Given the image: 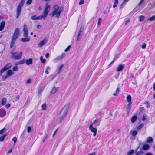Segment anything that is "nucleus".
<instances>
[{
  "mask_svg": "<svg viewBox=\"0 0 155 155\" xmlns=\"http://www.w3.org/2000/svg\"><path fill=\"white\" fill-rule=\"evenodd\" d=\"M51 8V5L48 3L45 5V6L43 11V14L39 16L34 15L31 17V18L32 20L45 19L47 17L50 11Z\"/></svg>",
  "mask_w": 155,
  "mask_h": 155,
  "instance_id": "f257e3e1",
  "label": "nucleus"
},
{
  "mask_svg": "<svg viewBox=\"0 0 155 155\" xmlns=\"http://www.w3.org/2000/svg\"><path fill=\"white\" fill-rule=\"evenodd\" d=\"M53 10L51 14V17L58 18L63 10V8L61 6H59L58 5H55L53 6Z\"/></svg>",
  "mask_w": 155,
  "mask_h": 155,
  "instance_id": "f03ea898",
  "label": "nucleus"
},
{
  "mask_svg": "<svg viewBox=\"0 0 155 155\" xmlns=\"http://www.w3.org/2000/svg\"><path fill=\"white\" fill-rule=\"evenodd\" d=\"M20 29L19 28H16L14 31L13 36L12 39L10 47L12 48L16 40L18 38L19 35Z\"/></svg>",
  "mask_w": 155,
  "mask_h": 155,
  "instance_id": "7ed1b4c3",
  "label": "nucleus"
},
{
  "mask_svg": "<svg viewBox=\"0 0 155 155\" xmlns=\"http://www.w3.org/2000/svg\"><path fill=\"white\" fill-rule=\"evenodd\" d=\"M70 106L69 103L66 104L61 110L59 114L61 116L65 117L66 115L69 108Z\"/></svg>",
  "mask_w": 155,
  "mask_h": 155,
  "instance_id": "20e7f679",
  "label": "nucleus"
},
{
  "mask_svg": "<svg viewBox=\"0 0 155 155\" xmlns=\"http://www.w3.org/2000/svg\"><path fill=\"white\" fill-rule=\"evenodd\" d=\"M14 50H12L11 51L10 53L12 54V58L15 60H18L20 59L22 55V52H20L19 53L18 52H16L14 53Z\"/></svg>",
  "mask_w": 155,
  "mask_h": 155,
  "instance_id": "39448f33",
  "label": "nucleus"
},
{
  "mask_svg": "<svg viewBox=\"0 0 155 155\" xmlns=\"http://www.w3.org/2000/svg\"><path fill=\"white\" fill-rule=\"evenodd\" d=\"M60 87L54 86L51 88L49 91V94L52 95L56 93L59 90Z\"/></svg>",
  "mask_w": 155,
  "mask_h": 155,
  "instance_id": "423d86ee",
  "label": "nucleus"
},
{
  "mask_svg": "<svg viewBox=\"0 0 155 155\" xmlns=\"http://www.w3.org/2000/svg\"><path fill=\"white\" fill-rule=\"evenodd\" d=\"M89 130L93 133V136L94 137L95 136L97 135V130L96 128L94 127L93 126V124H91L89 127Z\"/></svg>",
  "mask_w": 155,
  "mask_h": 155,
  "instance_id": "0eeeda50",
  "label": "nucleus"
},
{
  "mask_svg": "<svg viewBox=\"0 0 155 155\" xmlns=\"http://www.w3.org/2000/svg\"><path fill=\"white\" fill-rule=\"evenodd\" d=\"M66 54L64 53H63L62 54L58 56L54 59V61L55 62H57L62 60L65 56Z\"/></svg>",
  "mask_w": 155,
  "mask_h": 155,
  "instance_id": "6e6552de",
  "label": "nucleus"
},
{
  "mask_svg": "<svg viewBox=\"0 0 155 155\" xmlns=\"http://www.w3.org/2000/svg\"><path fill=\"white\" fill-rule=\"evenodd\" d=\"M48 39L47 38H45L43 40H41L38 44V46L41 47L44 45L46 44L48 42Z\"/></svg>",
  "mask_w": 155,
  "mask_h": 155,
  "instance_id": "1a4fd4ad",
  "label": "nucleus"
},
{
  "mask_svg": "<svg viewBox=\"0 0 155 155\" xmlns=\"http://www.w3.org/2000/svg\"><path fill=\"white\" fill-rule=\"evenodd\" d=\"M23 31L24 32V36L26 37L28 35V31L27 26L25 24L23 26Z\"/></svg>",
  "mask_w": 155,
  "mask_h": 155,
  "instance_id": "9d476101",
  "label": "nucleus"
},
{
  "mask_svg": "<svg viewBox=\"0 0 155 155\" xmlns=\"http://www.w3.org/2000/svg\"><path fill=\"white\" fill-rule=\"evenodd\" d=\"M22 6L18 5L17 6L16 10V18H18L19 16L21 11V7Z\"/></svg>",
  "mask_w": 155,
  "mask_h": 155,
  "instance_id": "9b49d317",
  "label": "nucleus"
},
{
  "mask_svg": "<svg viewBox=\"0 0 155 155\" xmlns=\"http://www.w3.org/2000/svg\"><path fill=\"white\" fill-rule=\"evenodd\" d=\"M6 111L3 109L0 110V117H4L6 115Z\"/></svg>",
  "mask_w": 155,
  "mask_h": 155,
  "instance_id": "f8f14e48",
  "label": "nucleus"
},
{
  "mask_svg": "<svg viewBox=\"0 0 155 155\" xmlns=\"http://www.w3.org/2000/svg\"><path fill=\"white\" fill-rule=\"evenodd\" d=\"M25 63L27 65H29L32 64V59L30 58L29 59L25 60Z\"/></svg>",
  "mask_w": 155,
  "mask_h": 155,
  "instance_id": "ddd939ff",
  "label": "nucleus"
},
{
  "mask_svg": "<svg viewBox=\"0 0 155 155\" xmlns=\"http://www.w3.org/2000/svg\"><path fill=\"white\" fill-rule=\"evenodd\" d=\"M64 117H65L61 116V115L59 114V116L57 119V122L58 124L60 123Z\"/></svg>",
  "mask_w": 155,
  "mask_h": 155,
  "instance_id": "4468645a",
  "label": "nucleus"
},
{
  "mask_svg": "<svg viewBox=\"0 0 155 155\" xmlns=\"http://www.w3.org/2000/svg\"><path fill=\"white\" fill-rule=\"evenodd\" d=\"M14 74V72L12 70H8L6 74L9 76L13 75Z\"/></svg>",
  "mask_w": 155,
  "mask_h": 155,
  "instance_id": "2eb2a0df",
  "label": "nucleus"
},
{
  "mask_svg": "<svg viewBox=\"0 0 155 155\" xmlns=\"http://www.w3.org/2000/svg\"><path fill=\"white\" fill-rule=\"evenodd\" d=\"M84 28V26L83 25H81V27L80 29L79 30V32L78 34V38H77V41H78L79 40V36L81 35V33L83 30Z\"/></svg>",
  "mask_w": 155,
  "mask_h": 155,
  "instance_id": "dca6fc26",
  "label": "nucleus"
},
{
  "mask_svg": "<svg viewBox=\"0 0 155 155\" xmlns=\"http://www.w3.org/2000/svg\"><path fill=\"white\" fill-rule=\"evenodd\" d=\"M5 22L4 21H2L0 25V31L2 30L5 27Z\"/></svg>",
  "mask_w": 155,
  "mask_h": 155,
  "instance_id": "f3484780",
  "label": "nucleus"
},
{
  "mask_svg": "<svg viewBox=\"0 0 155 155\" xmlns=\"http://www.w3.org/2000/svg\"><path fill=\"white\" fill-rule=\"evenodd\" d=\"M64 64H62L61 65H60L59 67H58V74H59L60 73V72L61 71L62 69L63 68L64 66Z\"/></svg>",
  "mask_w": 155,
  "mask_h": 155,
  "instance_id": "a211bd4d",
  "label": "nucleus"
},
{
  "mask_svg": "<svg viewBox=\"0 0 155 155\" xmlns=\"http://www.w3.org/2000/svg\"><path fill=\"white\" fill-rule=\"evenodd\" d=\"M132 98L131 95H128L126 97V100L127 102L128 103H132Z\"/></svg>",
  "mask_w": 155,
  "mask_h": 155,
  "instance_id": "6ab92c4d",
  "label": "nucleus"
},
{
  "mask_svg": "<svg viewBox=\"0 0 155 155\" xmlns=\"http://www.w3.org/2000/svg\"><path fill=\"white\" fill-rule=\"evenodd\" d=\"M100 121L99 120L96 119L94 121L93 123L92 124L93 125L94 124H95V125L97 126H99L100 124Z\"/></svg>",
  "mask_w": 155,
  "mask_h": 155,
  "instance_id": "aec40b11",
  "label": "nucleus"
},
{
  "mask_svg": "<svg viewBox=\"0 0 155 155\" xmlns=\"http://www.w3.org/2000/svg\"><path fill=\"white\" fill-rule=\"evenodd\" d=\"M123 68V66L121 64L119 65L116 69V71H121Z\"/></svg>",
  "mask_w": 155,
  "mask_h": 155,
  "instance_id": "412c9836",
  "label": "nucleus"
},
{
  "mask_svg": "<svg viewBox=\"0 0 155 155\" xmlns=\"http://www.w3.org/2000/svg\"><path fill=\"white\" fill-rule=\"evenodd\" d=\"M131 103H128L127 106L126 110L127 111L128 113L129 112L131 109Z\"/></svg>",
  "mask_w": 155,
  "mask_h": 155,
  "instance_id": "4be33fe9",
  "label": "nucleus"
},
{
  "mask_svg": "<svg viewBox=\"0 0 155 155\" xmlns=\"http://www.w3.org/2000/svg\"><path fill=\"white\" fill-rule=\"evenodd\" d=\"M129 0H124L122 2L120 6V8H123V7L125 6L126 3H127Z\"/></svg>",
  "mask_w": 155,
  "mask_h": 155,
  "instance_id": "5701e85b",
  "label": "nucleus"
},
{
  "mask_svg": "<svg viewBox=\"0 0 155 155\" xmlns=\"http://www.w3.org/2000/svg\"><path fill=\"white\" fill-rule=\"evenodd\" d=\"M12 66V64L10 63H8L4 67V68L6 70L9 69Z\"/></svg>",
  "mask_w": 155,
  "mask_h": 155,
  "instance_id": "b1692460",
  "label": "nucleus"
},
{
  "mask_svg": "<svg viewBox=\"0 0 155 155\" xmlns=\"http://www.w3.org/2000/svg\"><path fill=\"white\" fill-rule=\"evenodd\" d=\"M30 37H28L25 38H22L21 39V41L23 42H27L30 41Z\"/></svg>",
  "mask_w": 155,
  "mask_h": 155,
  "instance_id": "393cba45",
  "label": "nucleus"
},
{
  "mask_svg": "<svg viewBox=\"0 0 155 155\" xmlns=\"http://www.w3.org/2000/svg\"><path fill=\"white\" fill-rule=\"evenodd\" d=\"M138 18L140 22L143 21L145 19V16L143 15H141L138 17Z\"/></svg>",
  "mask_w": 155,
  "mask_h": 155,
  "instance_id": "a878e982",
  "label": "nucleus"
},
{
  "mask_svg": "<svg viewBox=\"0 0 155 155\" xmlns=\"http://www.w3.org/2000/svg\"><path fill=\"white\" fill-rule=\"evenodd\" d=\"M7 134H8L6 133L3 135V136L0 137V142H2L4 140L5 137L7 135Z\"/></svg>",
  "mask_w": 155,
  "mask_h": 155,
  "instance_id": "bb28decb",
  "label": "nucleus"
},
{
  "mask_svg": "<svg viewBox=\"0 0 155 155\" xmlns=\"http://www.w3.org/2000/svg\"><path fill=\"white\" fill-rule=\"evenodd\" d=\"M25 62V59H24L22 60H21L19 61L18 63H16L15 64L16 65H18V64H24Z\"/></svg>",
  "mask_w": 155,
  "mask_h": 155,
  "instance_id": "cd10ccee",
  "label": "nucleus"
},
{
  "mask_svg": "<svg viewBox=\"0 0 155 155\" xmlns=\"http://www.w3.org/2000/svg\"><path fill=\"white\" fill-rule=\"evenodd\" d=\"M150 147L149 146L148 144H146L143 145V148L144 150H147Z\"/></svg>",
  "mask_w": 155,
  "mask_h": 155,
  "instance_id": "c85d7f7f",
  "label": "nucleus"
},
{
  "mask_svg": "<svg viewBox=\"0 0 155 155\" xmlns=\"http://www.w3.org/2000/svg\"><path fill=\"white\" fill-rule=\"evenodd\" d=\"M155 20V15H153L151 17L148 18L147 20L150 21H152Z\"/></svg>",
  "mask_w": 155,
  "mask_h": 155,
  "instance_id": "c756f323",
  "label": "nucleus"
},
{
  "mask_svg": "<svg viewBox=\"0 0 155 155\" xmlns=\"http://www.w3.org/2000/svg\"><path fill=\"white\" fill-rule=\"evenodd\" d=\"M153 141V139L151 137H148L147 139L146 142L147 143H150Z\"/></svg>",
  "mask_w": 155,
  "mask_h": 155,
  "instance_id": "7c9ffc66",
  "label": "nucleus"
},
{
  "mask_svg": "<svg viewBox=\"0 0 155 155\" xmlns=\"http://www.w3.org/2000/svg\"><path fill=\"white\" fill-rule=\"evenodd\" d=\"M118 0H114V4L113 5V8H115L117 6L118 4Z\"/></svg>",
  "mask_w": 155,
  "mask_h": 155,
  "instance_id": "2f4dec72",
  "label": "nucleus"
},
{
  "mask_svg": "<svg viewBox=\"0 0 155 155\" xmlns=\"http://www.w3.org/2000/svg\"><path fill=\"white\" fill-rule=\"evenodd\" d=\"M137 119V117L136 116H133L131 119V121L132 123L134 122Z\"/></svg>",
  "mask_w": 155,
  "mask_h": 155,
  "instance_id": "473e14b6",
  "label": "nucleus"
},
{
  "mask_svg": "<svg viewBox=\"0 0 155 155\" xmlns=\"http://www.w3.org/2000/svg\"><path fill=\"white\" fill-rule=\"evenodd\" d=\"M7 101V100L5 98H3L1 101L2 104V105H4L6 103Z\"/></svg>",
  "mask_w": 155,
  "mask_h": 155,
  "instance_id": "72a5a7b5",
  "label": "nucleus"
},
{
  "mask_svg": "<svg viewBox=\"0 0 155 155\" xmlns=\"http://www.w3.org/2000/svg\"><path fill=\"white\" fill-rule=\"evenodd\" d=\"M41 107L42 110H45L47 107V105L45 103H44L43 104L41 105Z\"/></svg>",
  "mask_w": 155,
  "mask_h": 155,
  "instance_id": "f704fd0d",
  "label": "nucleus"
},
{
  "mask_svg": "<svg viewBox=\"0 0 155 155\" xmlns=\"http://www.w3.org/2000/svg\"><path fill=\"white\" fill-rule=\"evenodd\" d=\"M137 132L136 131H131L130 132V134H132L133 136H135L137 135Z\"/></svg>",
  "mask_w": 155,
  "mask_h": 155,
  "instance_id": "c9c22d12",
  "label": "nucleus"
},
{
  "mask_svg": "<svg viewBox=\"0 0 155 155\" xmlns=\"http://www.w3.org/2000/svg\"><path fill=\"white\" fill-rule=\"evenodd\" d=\"M40 60L41 61V63H45L46 61V60L45 59L43 58V57L42 56H41L40 58Z\"/></svg>",
  "mask_w": 155,
  "mask_h": 155,
  "instance_id": "e433bc0d",
  "label": "nucleus"
},
{
  "mask_svg": "<svg viewBox=\"0 0 155 155\" xmlns=\"http://www.w3.org/2000/svg\"><path fill=\"white\" fill-rule=\"evenodd\" d=\"M120 91V90L119 88H117V90L115 91V93L113 94V95L114 96H116L119 93V92Z\"/></svg>",
  "mask_w": 155,
  "mask_h": 155,
  "instance_id": "4c0bfd02",
  "label": "nucleus"
},
{
  "mask_svg": "<svg viewBox=\"0 0 155 155\" xmlns=\"http://www.w3.org/2000/svg\"><path fill=\"white\" fill-rule=\"evenodd\" d=\"M145 0H140L137 5L138 6H140L143 3Z\"/></svg>",
  "mask_w": 155,
  "mask_h": 155,
  "instance_id": "58836bf2",
  "label": "nucleus"
},
{
  "mask_svg": "<svg viewBox=\"0 0 155 155\" xmlns=\"http://www.w3.org/2000/svg\"><path fill=\"white\" fill-rule=\"evenodd\" d=\"M134 153V151L133 150H131L127 153L128 155H130L133 154Z\"/></svg>",
  "mask_w": 155,
  "mask_h": 155,
  "instance_id": "ea45409f",
  "label": "nucleus"
},
{
  "mask_svg": "<svg viewBox=\"0 0 155 155\" xmlns=\"http://www.w3.org/2000/svg\"><path fill=\"white\" fill-rule=\"evenodd\" d=\"M18 70V67L17 66H15L13 68V71H17Z\"/></svg>",
  "mask_w": 155,
  "mask_h": 155,
  "instance_id": "a19ab883",
  "label": "nucleus"
},
{
  "mask_svg": "<svg viewBox=\"0 0 155 155\" xmlns=\"http://www.w3.org/2000/svg\"><path fill=\"white\" fill-rule=\"evenodd\" d=\"M6 70L4 68H2L0 71V75H1Z\"/></svg>",
  "mask_w": 155,
  "mask_h": 155,
  "instance_id": "79ce46f5",
  "label": "nucleus"
},
{
  "mask_svg": "<svg viewBox=\"0 0 155 155\" xmlns=\"http://www.w3.org/2000/svg\"><path fill=\"white\" fill-rule=\"evenodd\" d=\"M8 77H9L6 74L5 76H3L2 77V78L3 80H5L7 79Z\"/></svg>",
  "mask_w": 155,
  "mask_h": 155,
  "instance_id": "37998d69",
  "label": "nucleus"
},
{
  "mask_svg": "<svg viewBox=\"0 0 155 155\" xmlns=\"http://www.w3.org/2000/svg\"><path fill=\"white\" fill-rule=\"evenodd\" d=\"M5 130V128H3L2 129L0 130V135L3 133H4Z\"/></svg>",
  "mask_w": 155,
  "mask_h": 155,
  "instance_id": "c03bdc74",
  "label": "nucleus"
},
{
  "mask_svg": "<svg viewBox=\"0 0 155 155\" xmlns=\"http://www.w3.org/2000/svg\"><path fill=\"white\" fill-rule=\"evenodd\" d=\"M25 1V0H21L20 3L18 4V5L23 6Z\"/></svg>",
  "mask_w": 155,
  "mask_h": 155,
  "instance_id": "a18cd8bd",
  "label": "nucleus"
},
{
  "mask_svg": "<svg viewBox=\"0 0 155 155\" xmlns=\"http://www.w3.org/2000/svg\"><path fill=\"white\" fill-rule=\"evenodd\" d=\"M49 69H50L49 67L48 66L46 67L45 72L47 74H49V72L48 71Z\"/></svg>",
  "mask_w": 155,
  "mask_h": 155,
  "instance_id": "49530a36",
  "label": "nucleus"
},
{
  "mask_svg": "<svg viewBox=\"0 0 155 155\" xmlns=\"http://www.w3.org/2000/svg\"><path fill=\"white\" fill-rule=\"evenodd\" d=\"M31 130V127L30 126H28L27 128V132L28 133H29L30 132Z\"/></svg>",
  "mask_w": 155,
  "mask_h": 155,
  "instance_id": "de8ad7c7",
  "label": "nucleus"
},
{
  "mask_svg": "<svg viewBox=\"0 0 155 155\" xmlns=\"http://www.w3.org/2000/svg\"><path fill=\"white\" fill-rule=\"evenodd\" d=\"M146 45L145 43H143L141 47L142 49H144L146 48Z\"/></svg>",
  "mask_w": 155,
  "mask_h": 155,
  "instance_id": "09e8293b",
  "label": "nucleus"
},
{
  "mask_svg": "<svg viewBox=\"0 0 155 155\" xmlns=\"http://www.w3.org/2000/svg\"><path fill=\"white\" fill-rule=\"evenodd\" d=\"M101 18H99L98 20L97 25L98 26H100L101 25Z\"/></svg>",
  "mask_w": 155,
  "mask_h": 155,
  "instance_id": "8fccbe9b",
  "label": "nucleus"
},
{
  "mask_svg": "<svg viewBox=\"0 0 155 155\" xmlns=\"http://www.w3.org/2000/svg\"><path fill=\"white\" fill-rule=\"evenodd\" d=\"M143 126V124H141L137 128V130H140L141 128H142Z\"/></svg>",
  "mask_w": 155,
  "mask_h": 155,
  "instance_id": "3c124183",
  "label": "nucleus"
},
{
  "mask_svg": "<svg viewBox=\"0 0 155 155\" xmlns=\"http://www.w3.org/2000/svg\"><path fill=\"white\" fill-rule=\"evenodd\" d=\"M70 47L71 46L70 45L68 46V47L64 50V51L67 52L70 49Z\"/></svg>",
  "mask_w": 155,
  "mask_h": 155,
  "instance_id": "603ef678",
  "label": "nucleus"
},
{
  "mask_svg": "<svg viewBox=\"0 0 155 155\" xmlns=\"http://www.w3.org/2000/svg\"><path fill=\"white\" fill-rule=\"evenodd\" d=\"M32 80L31 78H30L27 80L26 81V83L27 84H29L31 83Z\"/></svg>",
  "mask_w": 155,
  "mask_h": 155,
  "instance_id": "864d4df0",
  "label": "nucleus"
},
{
  "mask_svg": "<svg viewBox=\"0 0 155 155\" xmlns=\"http://www.w3.org/2000/svg\"><path fill=\"white\" fill-rule=\"evenodd\" d=\"M32 2V0H28L26 2V4L28 5H30L31 4Z\"/></svg>",
  "mask_w": 155,
  "mask_h": 155,
  "instance_id": "5fc2aeb1",
  "label": "nucleus"
},
{
  "mask_svg": "<svg viewBox=\"0 0 155 155\" xmlns=\"http://www.w3.org/2000/svg\"><path fill=\"white\" fill-rule=\"evenodd\" d=\"M84 3V0H80L79 2V5H81L82 4H83Z\"/></svg>",
  "mask_w": 155,
  "mask_h": 155,
  "instance_id": "6e6d98bb",
  "label": "nucleus"
},
{
  "mask_svg": "<svg viewBox=\"0 0 155 155\" xmlns=\"http://www.w3.org/2000/svg\"><path fill=\"white\" fill-rule=\"evenodd\" d=\"M12 140L14 142V143H15L17 141V138L16 137H14L12 139Z\"/></svg>",
  "mask_w": 155,
  "mask_h": 155,
  "instance_id": "4d7b16f0",
  "label": "nucleus"
},
{
  "mask_svg": "<svg viewBox=\"0 0 155 155\" xmlns=\"http://www.w3.org/2000/svg\"><path fill=\"white\" fill-rule=\"evenodd\" d=\"M130 21V19H128L125 22V25H127L129 22Z\"/></svg>",
  "mask_w": 155,
  "mask_h": 155,
  "instance_id": "13d9d810",
  "label": "nucleus"
},
{
  "mask_svg": "<svg viewBox=\"0 0 155 155\" xmlns=\"http://www.w3.org/2000/svg\"><path fill=\"white\" fill-rule=\"evenodd\" d=\"M146 115L145 114H144L143 116L142 120L143 121L145 120H146Z\"/></svg>",
  "mask_w": 155,
  "mask_h": 155,
  "instance_id": "bf43d9fd",
  "label": "nucleus"
},
{
  "mask_svg": "<svg viewBox=\"0 0 155 155\" xmlns=\"http://www.w3.org/2000/svg\"><path fill=\"white\" fill-rule=\"evenodd\" d=\"M12 148H11L10 149H9L8 151V153H11L12 151Z\"/></svg>",
  "mask_w": 155,
  "mask_h": 155,
  "instance_id": "052dcab7",
  "label": "nucleus"
},
{
  "mask_svg": "<svg viewBox=\"0 0 155 155\" xmlns=\"http://www.w3.org/2000/svg\"><path fill=\"white\" fill-rule=\"evenodd\" d=\"M10 104H7L6 105V107L7 108L9 107H10Z\"/></svg>",
  "mask_w": 155,
  "mask_h": 155,
  "instance_id": "680f3d73",
  "label": "nucleus"
},
{
  "mask_svg": "<svg viewBox=\"0 0 155 155\" xmlns=\"http://www.w3.org/2000/svg\"><path fill=\"white\" fill-rule=\"evenodd\" d=\"M58 130V129H57L55 130V131H54V133H53V137H54V136L56 134V133H57V132Z\"/></svg>",
  "mask_w": 155,
  "mask_h": 155,
  "instance_id": "e2e57ef3",
  "label": "nucleus"
},
{
  "mask_svg": "<svg viewBox=\"0 0 155 155\" xmlns=\"http://www.w3.org/2000/svg\"><path fill=\"white\" fill-rule=\"evenodd\" d=\"M49 54L48 53H47L45 54V57L47 58H48L49 56Z\"/></svg>",
  "mask_w": 155,
  "mask_h": 155,
  "instance_id": "0e129e2a",
  "label": "nucleus"
},
{
  "mask_svg": "<svg viewBox=\"0 0 155 155\" xmlns=\"http://www.w3.org/2000/svg\"><path fill=\"white\" fill-rule=\"evenodd\" d=\"M119 74H118L117 75H115L114 77V78H116V79H117L118 77V76H119Z\"/></svg>",
  "mask_w": 155,
  "mask_h": 155,
  "instance_id": "69168bd1",
  "label": "nucleus"
},
{
  "mask_svg": "<svg viewBox=\"0 0 155 155\" xmlns=\"http://www.w3.org/2000/svg\"><path fill=\"white\" fill-rule=\"evenodd\" d=\"M88 155H95V153L94 152L88 154Z\"/></svg>",
  "mask_w": 155,
  "mask_h": 155,
  "instance_id": "338daca9",
  "label": "nucleus"
},
{
  "mask_svg": "<svg viewBox=\"0 0 155 155\" xmlns=\"http://www.w3.org/2000/svg\"><path fill=\"white\" fill-rule=\"evenodd\" d=\"M145 155H152V154L150 153L149 152L146 153Z\"/></svg>",
  "mask_w": 155,
  "mask_h": 155,
  "instance_id": "774afa93",
  "label": "nucleus"
}]
</instances>
